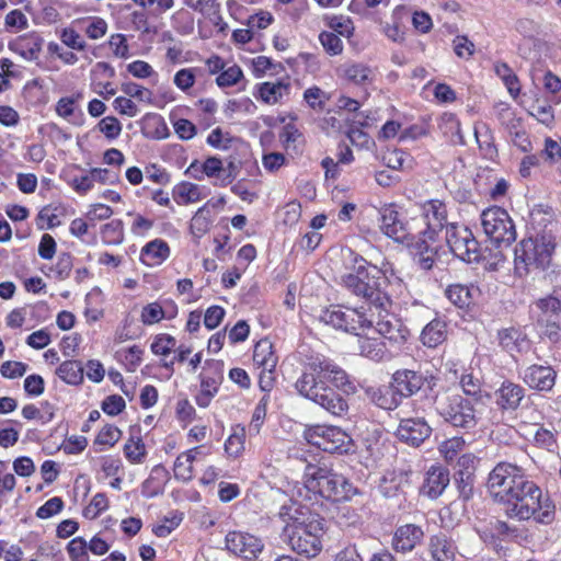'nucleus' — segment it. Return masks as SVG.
I'll return each mask as SVG.
<instances>
[{"label": "nucleus", "mask_w": 561, "mask_h": 561, "mask_svg": "<svg viewBox=\"0 0 561 561\" xmlns=\"http://www.w3.org/2000/svg\"><path fill=\"white\" fill-rule=\"evenodd\" d=\"M296 392L335 417H345L350 404L345 397L357 392L355 379L334 360L314 356L304 365L294 383Z\"/></svg>", "instance_id": "f257e3e1"}, {"label": "nucleus", "mask_w": 561, "mask_h": 561, "mask_svg": "<svg viewBox=\"0 0 561 561\" xmlns=\"http://www.w3.org/2000/svg\"><path fill=\"white\" fill-rule=\"evenodd\" d=\"M345 268L341 284L351 295L362 299L370 309H389L391 294L386 289L383 270L354 251H350Z\"/></svg>", "instance_id": "f03ea898"}, {"label": "nucleus", "mask_w": 561, "mask_h": 561, "mask_svg": "<svg viewBox=\"0 0 561 561\" xmlns=\"http://www.w3.org/2000/svg\"><path fill=\"white\" fill-rule=\"evenodd\" d=\"M278 515L285 523L284 531L293 551L307 558H314L321 552L324 535L322 517L298 503L282 506Z\"/></svg>", "instance_id": "7ed1b4c3"}, {"label": "nucleus", "mask_w": 561, "mask_h": 561, "mask_svg": "<svg viewBox=\"0 0 561 561\" xmlns=\"http://www.w3.org/2000/svg\"><path fill=\"white\" fill-rule=\"evenodd\" d=\"M304 478L309 491L332 502L350 501L358 493L348 479L327 466L307 465Z\"/></svg>", "instance_id": "20e7f679"}, {"label": "nucleus", "mask_w": 561, "mask_h": 561, "mask_svg": "<svg viewBox=\"0 0 561 561\" xmlns=\"http://www.w3.org/2000/svg\"><path fill=\"white\" fill-rule=\"evenodd\" d=\"M430 403L434 404L436 412L455 427L471 430L478 424L476 409L469 398L459 393L442 392L426 394Z\"/></svg>", "instance_id": "39448f33"}, {"label": "nucleus", "mask_w": 561, "mask_h": 561, "mask_svg": "<svg viewBox=\"0 0 561 561\" xmlns=\"http://www.w3.org/2000/svg\"><path fill=\"white\" fill-rule=\"evenodd\" d=\"M554 243L542 236L522 240L515 248V273L522 277L533 271L547 268L552 259Z\"/></svg>", "instance_id": "423d86ee"}, {"label": "nucleus", "mask_w": 561, "mask_h": 561, "mask_svg": "<svg viewBox=\"0 0 561 561\" xmlns=\"http://www.w3.org/2000/svg\"><path fill=\"white\" fill-rule=\"evenodd\" d=\"M422 219H408L394 204L386 205L380 210L381 231L397 242L413 245L422 233Z\"/></svg>", "instance_id": "0eeeda50"}, {"label": "nucleus", "mask_w": 561, "mask_h": 561, "mask_svg": "<svg viewBox=\"0 0 561 561\" xmlns=\"http://www.w3.org/2000/svg\"><path fill=\"white\" fill-rule=\"evenodd\" d=\"M480 217L485 236L496 247H508L516 240L515 225L504 208L499 206L486 208Z\"/></svg>", "instance_id": "6e6552de"}, {"label": "nucleus", "mask_w": 561, "mask_h": 561, "mask_svg": "<svg viewBox=\"0 0 561 561\" xmlns=\"http://www.w3.org/2000/svg\"><path fill=\"white\" fill-rule=\"evenodd\" d=\"M519 488L503 501L505 512L510 517H516L519 520H527L540 508V497L542 492L533 481L518 482Z\"/></svg>", "instance_id": "1a4fd4ad"}, {"label": "nucleus", "mask_w": 561, "mask_h": 561, "mask_svg": "<svg viewBox=\"0 0 561 561\" xmlns=\"http://www.w3.org/2000/svg\"><path fill=\"white\" fill-rule=\"evenodd\" d=\"M308 443L330 454H348L354 448L352 437L337 426L314 425L306 431Z\"/></svg>", "instance_id": "9d476101"}, {"label": "nucleus", "mask_w": 561, "mask_h": 561, "mask_svg": "<svg viewBox=\"0 0 561 561\" xmlns=\"http://www.w3.org/2000/svg\"><path fill=\"white\" fill-rule=\"evenodd\" d=\"M527 480L520 467L503 461L499 462L489 473L486 485L491 495L503 503L515 489L519 488L518 482Z\"/></svg>", "instance_id": "9b49d317"}, {"label": "nucleus", "mask_w": 561, "mask_h": 561, "mask_svg": "<svg viewBox=\"0 0 561 561\" xmlns=\"http://www.w3.org/2000/svg\"><path fill=\"white\" fill-rule=\"evenodd\" d=\"M445 239L451 253L461 261L467 263L479 261V243L469 228L450 224L446 226Z\"/></svg>", "instance_id": "f8f14e48"}, {"label": "nucleus", "mask_w": 561, "mask_h": 561, "mask_svg": "<svg viewBox=\"0 0 561 561\" xmlns=\"http://www.w3.org/2000/svg\"><path fill=\"white\" fill-rule=\"evenodd\" d=\"M319 320L345 332H356L358 329L373 325V320H369L359 309L342 306H331L322 310Z\"/></svg>", "instance_id": "ddd939ff"}, {"label": "nucleus", "mask_w": 561, "mask_h": 561, "mask_svg": "<svg viewBox=\"0 0 561 561\" xmlns=\"http://www.w3.org/2000/svg\"><path fill=\"white\" fill-rule=\"evenodd\" d=\"M436 383L434 375L407 368L396 370L391 377V387L400 398H410L423 388L432 392Z\"/></svg>", "instance_id": "4468645a"}, {"label": "nucleus", "mask_w": 561, "mask_h": 561, "mask_svg": "<svg viewBox=\"0 0 561 561\" xmlns=\"http://www.w3.org/2000/svg\"><path fill=\"white\" fill-rule=\"evenodd\" d=\"M378 320L376 331L386 339L392 347L400 348L410 336L409 329L394 314L388 313V309L377 310Z\"/></svg>", "instance_id": "2eb2a0df"}, {"label": "nucleus", "mask_w": 561, "mask_h": 561, "mask_svg": "<svg viewBox=\"0 0 561 561\" xmlns=\"http://www.w3.org/2000/svg\"><path fill=\"white\" fill-rule=\"evenodd\" d=\"M226 548L229 552L244 559L256 558L263 550L264 543L261 538L243 531H229L226 535Z\"/></svg>", "instance_id": "dca6fc26"}, {"label": "nucleus", "mask_w": 561, "mask_h": 561, "mask_svg": "<svg viewBox=\"0 0 561 561\" xmlns=\"http://www.w3.org/2000/svg\"><path fill=\"white\" fill-rule=\"evenodd\" d=\"M523 382L531 390L552 392L557 381V370L550 365L533 364L522 375Z\"/></svg>", "instance_id": "f3484780"}, {"label": "nucleus", "mask_w": 561, "mask_h": 561, "mask_svg": "<svg viewBox=\"0 0 561 561\" xmlns=\"http://www.w3.org/2000/svg\"><path fill=\"white\" fill-rule=\"evenodd\" d=\"M432 434V427L424 417L402 419L397 427L396 436L402 443L419 447Z\"/></svg>", "instance_id": "a211bd4d"}, {"label": "nucleus", "mask_w": 561, "mask_h": 561, "mask_svg": "<svg viewBox=\"0 0 561 561\" xmlns=\"http://www.w3.org/2000/svg\"><path fill=\"white\" fill-rule=\"evenodd\" d=\"M423 214L424 218H421L423 220L422 226L426 225V229L422 228L421 236L434 240L437 233L448 226L446 205L439 199L427 201L423 205Z\"/></svg>", "instance_id": "6ab92c4d"}, {"label": "nucleus", "mask_w": 561, "mask_h": 561, "mask_svg": "<svg viewBox=\"0 0 561 561\" xmlns=\"http://www.w3.org/2000/svg\"><path fill=\"white\" fill-rule=\"evenodd\" d=\"M525 394L526 390L523 386L505 379L494 391L495 404L502 412H514L519 409Z\"/></svg>", "instance_id": "aec40b11"}, {"label": "nucleus", "mask_w": 561, "mask_h": 561, "mask_svg": "<svg viewBox=\"0 0 561 561\" xmlns=\"http://www.w3.org/2000/svg\"><path fill=\"white\" fill-rule=\"evenodd\" d=\"M410 488V476L405 471L387 472L380 480L378 490L386 499H397L400 503L405 500L407 490Z\"/></svg>", "instance_id": "412c9836"}, {"label": "nucleus", "mask_w": 561, "mask_h": 561, "mask_svg": "<svg viewBox=\"0 0 561 561\" xmlns=\"http://www.w3.org/2000/svg\"><path fill=\"white\" fill-rule=\"evenodd\" d=\"M450 482L449 470L440 465L431 466L425 473L421 493L432 500L439 497Z\"/></svg>", "instance_id": "4be33fe9"}, {"label": "nucleus", "mask_w": 561, "mask_h": 561, "mask_svg": "<svg viewBox=\"0 0 561 561\" xmlns=\"http://www.w3.org/2000/svg\"><path fill=\"white\" fill-rule=\"evenodd\" d=\"M424 537L423 529L414 524L399 526L392 537V547L397 552L412 551Z\"/></svg>", "instance_id": "5701e85b"}, {"label": "nucleus", "mask_w": 561, "mask_h": 561, "mask_svg": "<svg viewBox=\"0 0 561 561\" xmlns=\"http://www.w3.org/2000/svg\"><path fill=\"white\" fill-rule=\"evenodd\" d=\"M428 551L434 561H455L458 547L451 537L438 533L430 537Z\"/></svg>", "instance_id": "b1692460"}, {"label": "nucleus", "mask_w": 561, "mask_h": 561, "mask_svg": "<svg viewBox=\"0 0 561 561\" xmlns=\"http://www.w3.org/2000/svg\"><path fill=\"white\" fill-rule=\"evenodd\" d=\"M365 394L371 403L383 410L391 411L400 404V398L391 386H370L365 388Z\"/></svg>", "instance_id": "393cba45"}, {"label": "nucleus", "mask_w": 561, "mask_h": 561, "mask_svg": "<svg viewBox=\"0 0 561 561\" xmlns=\"http://www.w3.org/2000/svg\"><path fill=\"white\" fill-rule=\"evenodd\" d=\"M447 333V322L437 317L423 328L420 341L424 346L435 348L446 341Z\"/></svg>", "instance_id": "a878e982"}, {"label": "nucleus", "mask_w": 561, "mask_h": 561, "mask_svg": "<svg viewBox=\"0 0 561 561\" xmlns=\"http://www.w3.org/2000/svg\"><path fill=\"white\" fill-rule=\"evenodd\" d=\"M497 337L501 347L511 354L520 353L529 347L526 334L515 328L499 331Z\"/></svg>", "instance_id": "bb28decb"}, {"label": "nucleus", "mask_w": 561, "mask_h": 561, "mask_svg": "<svg viewBox=\"0 0 561 561\" xmlns=\"http://www.w3.org/2000/svg\"><path fill=\"white\" fill-rule=\"evenodd\" d=\"M358 348L362 356L375 362H382L391 357L386 343L378 337L360 336Z\"/></svg>", "instance_id": "cd10ccee"}, {"label": "nucleus", "mask_w": 561, "mask_h": 561, "mask_svg": "<svg viewBox=\"0 0 561 561\" xmlns=\"http://www.w3.org/2000/svg\"><path fill=\"white\" fill-rule=\"evenodd\" d=\"M170 255L168 243L161 239L148 242L141 250L140 260L148 266L160 265Z\"/></svg>", "instance_id": "c85d7f7f"}, {"label": "nucleus", "mask_w": 561, "mask_h": 561, "mask_svg": "<svg viewBox=\"0 0 561 561\" xmlns=\"http://www.w3.org/2000/svg\"><path fill=\"white\" fill-rule=\"evenodd\" d=\"M43 38L37 34L24 35L10 45V48L26 60H35L42 50Z\"/></svg>", "instance_id": "c756f323"}, {"label": "nucleus", "mask_w": 561, "mask_h": 561, "mask_svg": "<svg viewBox=\"0 0 561 561\" xmlns=\"http://www.w3.org/2000/svg\"><path fill=\"white\" fill-rule=\"evenodd\" d=\"M253 362L267 373H273L277 365V356L273 351V344L270 340H260L253 350Z\"/></svg>", "instance_id": "7c9ffc66"}, {"label": "nucleus", "mask_w": 561, "mask_h": 561, "mask_svg": "<svg viewBox=\"0 0 561 561\" xmlns=\"http://www.w3.org/2000/svg\"><path fill=\"white\" fill-rule=\"evenodd\" d=\"M438 128L453 145H465L460 122L455 114L444 113L440 116Z\"/></svg>", "instance_id": "2f4dec72"}, {"label": "nucleus", "mask_w": 561, "mask_h": 561, "mask_svg": "<svg viewBox=\"0 0 561 561\" xmlns=\"http://www.w3.org/2000/svg\"><path fill=\"white\" fill-rule=\"evenodd\" d=\"M290 87L288 83L263 82L259 87L257 98L266 104H276L283 96L289 94Z\"/></svg>", "instance_id": "473e14b6"}, {"label": "nucleus", "mask_w": 561, "mask_h": 561, "mask_svg": "<svg viewBox=\"0 0 561 561\" xmlns=\"http://www.w3.org/2000/svg\"><path fill=\"white\" fill-rule=\"evenodd\" d=\"M84 368L79 360H66L57 369V375L69 385H80L83 381Z\"/></svg>", "instance_id": "72a5a7b5"}, {"label": "nucleus", "mask_w": 561, "mask_h": 561, "mask_svg": "<svg viewBox=\"0 0 561 561\" xmlns=\"http://www.w3.org/2000/svg\"><path fill=\"white\" fill-rule=\"evenodd\" d=\"M343 76L355 84H365L374 79L373 70L364 64H347L343 66Z\"/></svg>", "instance_id": "f704fd0d"}, {"label": "nucleus", "mask_w": 561, "mask_h": 561, "mask_svg": "<svg viewBox=\"0 0 561 561\" xmlns=\"http://www.w3.org/2000/svg\"><path fill=\"white\" fill-rule=\"evenodd\" d=\"M454 482L461 500L469 501L473 496L474 472L472 470H457Z\"/></svg>", "instance_id": "c9c22d12"}, {"label": "nucleus", "mask_w": 561, "mask_h": 561, "mask_svg": "<svg viewBox=\"0 0 561 561\" xmlns=\"http://www.w3.org/2000/svg\"><path fill=\"white\" fill-rule=\"evenodd\" d=\"M473 133L480 150L483 151L485 156L492 157L496 153L492 131L485 123H476Z\"/></svg>", "instance_id": "e433bc0d"}, {"label": "nucleus", "mask_w": 561, "mask_h": 561, "mask_svg": "<svg viewBox=\"0 0 561 561\" xmlns=\"http://www.w3.org/2000/svg\"><path fill=\"white\" fill-rule=\"evenodd\" d=\"M174 201L179 205H187L201 199L199 186L190 182H182L173 188Z\"/></svg>", "instance_id": "4c0bfd02"}, {"label": "nucleus", "mask_w": 561, "mask_h": 561, "mask_svg": "<svg viewBox=\"0 0 561 561\" xmlns=\"http://www.w3.org/2000/svg\"><path fill=\"white\" fill-rule=\"evenodd\" d=\"M445 295L458 308L468 307L472 300L471 290L462 284L449 285L445 290Z\"/></svg>", "instance_id": "58836bf2"}, {"label": "nucleus", "mask_w": 561, "mask_h": 561, "mask_svg": "<svg viewBox=\"0 0 561 561\" xmlns=\"http://www.w3.org/2000/svg\"><path fill=\"white\" fill-rule=\"evenodd\" d=\"M209 226L210 210L204 205L192 217L190 229L194 237L201 238L208 231Z\"/></svg>", "instance_id": "ea45409f"}, {"label": "nucleus", "mask_w": 561, "mask_h": 561, "mask_svg": "<svg viewBox=\"0 0 561 561\" xmlns=\"http://www.w3.org/2000/svg\"><path fill=\"white\" fill-rule=\"evenodd\" d=\"M495 72L503 80L510 94L513 98H516L520 92L519 80L513 70L508 67V65L505 62L496 64Z\"/></svg>", "instance_id": "a19ab883"}, {"label": "nucleus", "mask_w": 561, "mask_h": 561, "mask_svg": "<svg viewBox=\"0 0 561 561\" xmlns=\"http://www.w3.org/2000/svg\"><path fill=\"white\" fill-rule=\"evenodd\" d=\"M537 324L543 336L551 343L561 345V321H556L547 317H538Z\"/></svg>", "instance_id": "79ce46f5"}, {"label": "nucleus", "mask_w": 561, "mask_h": 561, "mask_svg": "<svg viewBox=\"0 0 561 561\" xmlns=\"http://www.w3.org/2000/svg\"><path fill=\"white\" fill-rule=\"evenodd\" d=\"M101 237L106 244H119L124 240L123 222L118 219L105 224L101 230Z\"/></svg>", "instance_id": "37998d69"}, {"label": "nucleus", "mask_w": 561, "mask_h": 561, "mask_svg": "<svg viewBox=\"0 0 561 561\" xmlns=\"http://www.w3.org/2000/svg\"><path fill=\"white\" fill-rule=\"evenodd\" d=\"M515 31L524 38L535 39L540 35V23L531 18H519L515 22Z\"/></svg>", "instance_id": "c03bdc74"}, {"label": "nucleus", "mask_w": 561, "mask_h": 561, "mask_svg": "<svg viewBox=\"0 0 561 561\" xmlns=\"http://www.w3.org/2000/svg\"><path fill=\"white\" fill-rule=\"evenodd\" d=\"M427 238L420 236L412 247L417 249L419 264L423 270H431L434 264V252L426 243Z\"/></svg>", "instance_id": "a18cd8bd"}, {"label": "nucleus", "mask_w": 561, "mask_h": 561, "mask_svg": "<svg viewBox=\"0 0 561 561\" xmlns=\"http://www.w3.org/2000/svg\"><path fill=\"white\" fill-rule=\"evenodd\" d=\"M534 443L537 447L554 453L558 449L556 433L545 427H538L534 435Z\"/></svg>", "instance_id": "49530a36"}, {"label": "nucleus", "mask_w": 561, "mask_h": 561, "mask_svg": "<svg viewBox=\"0 0 561 561\" xmlns=\"http://www.w3.org/2000/svg\"><path fill=\"white\" fill-rule=\"evenodd\" d=\"M89 545L82 537L71 539L67 545V552L71 561H89Z\"/></svg>", "instance_id": "de8ad7c7"}, {"label": "nucleus", "mask_w": 561, "mask_h": 561, "mask_svg": "<svg viewBox=\"0 0 561 561\" xmlns=\"http://www.w3.org/2000/svg\"><path fill=\"white\" fill-rule=\"evenodd\" d=\"M536 307L540 311L538 317L552 319L561 313V300L553 296H548L536 301Z\"/></svg>", "instance_id": "09e8293b"}, {"label": "nucleus", "mask_w": 561, "mask_h": 561, "mask_svg": "<svg viewBox=\"0 0 561 561\" xmlns=\"http://www.w3.org/2000/svg\"><path fill=\"white\" fill-rule=\"evenodd\" d=\"M124 453L130 462L139 463L146 455V447L141 438L130 437L124 446Z\"/></svg>", "instance_id": "8fccbe9b"}, {"label": "nucleus", "mask_w": 561, "mask_h": 561, "mask_svg": "<svg viewBox=\"0 0 561 561\" xmlns=\"http://www.w3.org/2000/svg\"><path fill=\"white\" fill-rule=\"evenodd\" d=\"M460 386L466 396L473 398L476 401L481 399V380L472 373L462 374Z\"/></svg>", "instance_id": "3c124183"}, {"label": "nucleus", "mask_w": 561, "mask_h": 561, "mask_svg": "<svg viewBox=\"0 0 561 561\" xmlns=\"http://www.w3.org/2000/svg\"><path fill=\"white\" fill-rule=\"evenodd\" d=\"M319 41L324 50L332 56L340 55L343 51V43L334 32H321Z\"/></svg>", "instance_id": "603ef678"}, {"label": "nucleus", "mask_w": 561, "mask_h": 561, "mask_svg": "<svg viewBox=\"0 0 561 561\" xmlns=\"http://www.w3.org/2000/svg\"><path fill=\"white\" fill-rule=\"evenodd\" d=\"M182 513H172L170 516L163 518L162 524L153 527L152 531L156 536L164 538L169 536L182 522Z\"/></svg>", "instance_id": "864d4df0"}, {"label": "nucleus", "mask_w": 561, "mask_h": 561, "mask_svg": "<svg viewBox=\"0 0 561 561\" xmlns=\"http://www.w3.org/2000/svg\"><path fill=\"white\" fill-rule=\"evenodd\" d=\"M99 130L105 135L107 139H116L122 133V124L114 116H106L98 124Z\"/></svg>", "instance_id": "5fc2aeb1"}, {"label": "nucleus", "mask_w": 561, "mask_h": 561, "mask_svg": "<svg viewBox=\"0 0 561 561\" xmlns=\"http://www.w3.org/2000/svg\"><path fill=\"white\" fill-rule=\"evenodd\" d=\"M72 266L73 262L71 254L64 252L58 255L57 262L51 271L55 273L57 279L64 280L69 277Z\"/></svg>", "instance_id": "6e6d98bb"}, {"label": "nucleus", "mask_w": 561, "mask_h": 561, "mask_svg": "<svg viewBox=\"0 0 561 561\" xmlns=\"http://www.w3.org/2000/svg\"><path fill=\"white\" fill-rule=\"evenodd\" d=\"M244 449V433L231 434L225 443V451L229 457H238Z\"/></svg>", "instance_id": "4d7b16f0"}, {"label": "nucleus", "mask_w": 561, "mask_h": 561, "mask_svg": "<svg viewBox=\"0 0 561 561\" xmlns=\"http://www.w3.org/2000/svg\"><path fill=\"white\" fill-rule=\"evenodd\" d=\"M121 437V431L113 425L104 426L94 439L95 445L113 446Z\"/></svg>", "instance_id": "13d9d810"}, {"label": "nucleus", "mask_w": 561, "mask_h": 561, "mask_svg": "<svg viewBox=\"0 0 561 561\" xmlns=\"http://www.w3.org/2000/svg\"><path fill=\"white\" fill-rule=\"evenodd\" d=\"M60 39L69 48L77 50H83L85 48V42L80 34L71 27H66L61 31Z\"/></svg>", "instance_id": "bf43d9fd"}, {"label": "nucleus", "mask_w": 561, "mask_h": 561, "mask_svg": "<svg viewBox=\"0 0 561 561\" xmlns=\"http://www.w3.org/2000/svg\"><path fill=\"white\" fill-rule=\"evenodd\" d=\"M176 341L168 334L158 335L151 344V351L156 355H168L175 346Z\"/></svg>", "instance_id": "052dcab7"}, {"label": "nucleus", "mask_w": 561, "mask_h": 561, "mask_svg": "<svg viewBox=\"0 0 561 561\" xmlns=\"http://www.w3.org/2000/svg\"><path fill=\"white\" fill-rule=\"evenodd\" d=\"M64 507V502L60 497H51L45 502L36 512V516L42 519L49 518L59 513Z\"/></svg>", "instance_id": "680f3d73"}, {"label": "nucleus", "mask_w": 561, "mask_h": 561, "mask_svg": "<svg viewBox=\"0 0 561 561\" xmlns=\"http://www.w3.org/2000/svg\"><path fill=\"white\" fill-rule=\"evenodd\" d=\"M82 98L81 93H77L72 96H65L59 99L56 104V113L64 117L69 118L75 112V104Z\"/></svg>", "instance_id": "e2e57ef3"}, {"label": "nucleus", "mask_w": 561, "mask_h": 561, "mask_svg": "<svg viewBox=\"0 0 561 561\" xmlns=\"http://www.w3.org/2000/svg\"><path fill=\"white\" fill-rule=\"evenodd\" d=\"M125 400L118 394L106 397L101 405L104 413L112 416L119 414L125 409Z\"/></svg>", "instance_id": "0e129e2a"}, {"label": "nucleus", "mask_w": 561, "mask_h": 561, "mask_svg": "<svg viewBox=\"0 0 561 561\" xmlns=\"http://www.w3.org/2000/svg\"><path fill=\"white\" fill-rule=\"evenodd\" d=\"M107 23L104 19L93 16L89 19V24L85 27V33L91 39H99L106 34Z\"/></svg>", "instance_id": "69168bd1"}, {"label": "nucleus", "mask_w": 561, "mask_h": 561, "mask_svg": "<svg viewBox=\"0 0 561 561\" xmlns=\"http://www.w3.org/2000/svg\"><path fill=\"white\" fill-rule=\"evenodd\" d=\"M242 77V70L238 66L224 70L216 79L219 87L226 88L236 84Z\"/></svg>", "instance_id": "338daca9"}, {"label": "nucleus", "mask_w": 561, "mask_h": 561, "mask_svg": "<svg viewBox=\"0 0 561 561\" xmlns=\"http://www.w3.org/2000/svg\"><path fill=\"white\" fill-rule=\"evenodd\" d=\"M173 470L174 477L178 480L186 482L193 478V465L184 457L178 456Z\"/></svg>", "instance_id": "774afa93"}]
</instances>
